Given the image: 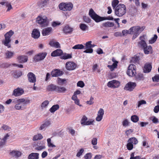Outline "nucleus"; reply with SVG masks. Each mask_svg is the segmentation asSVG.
Here are the masks:
<instances>
[{
    "label": "nucleus",
    "instance_id": "34",
    "mask_svg": "<svg viewBox=\"0 0 159 159\" xmlns=\"http://www.w3.org/2000/svg\"><path fill=\"white\" fill-rule=\"evenodd\" d=\"M50 0H44L39 4L40 7L42 8L46 7L49 4Z\"/></svg>",
    "mask_w": 159,
    "mask_h": 159
},
{
    "label": "nucleus",
    "instance_id": "62",
    "mask_svg": "<svg viewBox=\"0 0 159 159\" xmlns=\"http://www.w3.org/2000/svg\"><path fill=\"white\" fill-rule=\"evenodd\" d=\"M146 102L144 100H141L138 102V107H139L142 105L146 104Z\"/></svg>",
    "mask_w": 159,
    "mask_h": 159
},
{
    "label": "nucleus",
    "instance_id": "1",
    "mask_svg": "<svg viewBox=\"0 0 159 159\" xmlns=\"http://www.w3.org/2000/svg\"><path fill=\"white\" fill-rule=\"evenodd\" d=\"M89 15L96 22H98L106 20H114L112 16H109L107 17H103L98 16L92 8L90 9L89 11Z\"/></svg>",
    "mask_w": 159,
    "mask_h": 159
},
{
    "label": "nucleus",
    "instance_id": "48",
    "mask_svg": "<svg viewBox=\"0 0 159 159\" xmlns=\"http://www.w3.org/2000/svg\"><path fill=\"white\" fill-rule=\"evenodd\" d=\"M22 75V73L21 71H16L14 72V77L19 78Z\"/></svg>",
    "mask_w": 159,
    "mask_h": 159
},
{
    "label": "nucleus",
    "instance_id": "31",
    "mask_svg": "<svg viewBox=\"0 0 159 159\" xmlns=\"http://www.w3.org/2000/svg\"><path fill=\"white\" fill-rule=\"evenodd\" d=\"M114 25L113 22L107 21L102 23V26L105 28H108L113 27Z\"/></svg>",
    "mask_w": 159,
    "mask_h": 159
},
{
    "label": "nucleus",
    "instance_id": "58",
    "mask_svg": "<svg viewBox=\"0 0 159 159\" xmlns=\"http://www.w3.org/2000/svg\"><path fill=\"white\" fill-rule=\"evenodd\" d=\"M45 148V147L44 145H42L41 146H38L37 145V146L35 148V149L39 151L44 149Z\"/></svg>",
    "mask_w": 159,
    "mask_h": 159
},
{
    "label": "nucleus",
    "instance_id": "64",
    "mask_svg": "<svg viewBox=\"0 0 159 159\" xmlns=\"http://www.w3.org/2000/svg\"><path fill=\"white\" fill-rule=\"evenodd\" d=\"M68 129L69 132V133L72 136H74L75 133V130L71 128H69Z\"/></svg>",
    "mask_w": 159,
    "mask_h": 159
},
{
    "label": "nucleus",
    "instance_id": "30",
    "mask_svg": "<svg viewBox=\"0 0 159 159\" xmlns=\"http://www.w3.org/2000/svg\"><path fill=\"white\" fill-rule=\"evenodd\" d=\"M66 91V89L64 87H61L57 85L56 92L58 93H64Z\"/></svg>",
    "mask_w": 159,
    "mask_h": 159
},
{
    "label": "nucleus",
    "instance_id": "61",
    "mask_svg": "<svg viewBox=\"0 0 159 159\" xmlns=\"http://www.w3.org/2000/svg\"><path fill=\"white\" fill-rule=\"evenodd\" d=\"M151 118H152V121L154 123L156 124L159 123L158 119L156 118V117L154 116H152Z\"/></svg>",
    "mask_w": 159,
    "mask_h": 159
},
{
    "label": "nucleus",
    "instance_id": "35",
    "mask_svg": "<svg viewBox=\"0 0 159 159\" xmlns=\"http://www.w3.org/2000/svg\"><path fill=\"white\" fill-rule=\"evenodd\" d=\"M12 155L16 157H18L21 156V153L20 152L17 151H13L11 152Z\"/></svg>",
    "mask_w": 159,
    "mask_h": 159
},
{
    "label": "nucleus",
    "instance_id": "22",
    "mask_svg": "<svg viewBox=\"0 0 159 159\" xmlns=\"http://www.w3.org/2000/svg\"><path fill=\"white\" fill-rule=\"evenodd\" d=\"M47 55L46 53H40L35 56L34 57V60H43L44 59Z\"/></svg>",
    "mask_w": 159,
    "mask_h": 159
},
{
    "label": "nucleus",
    "instance_id": "28",
    "mask_svg": "<svg viewBox=\"0 0 159 159\" xmlns=\"http://www.w3.org/2000/svg\"><path fill=\"white\" fill-rule=\"evenodd\" d=\"M39 154L37 153H32L28 156V159H38Z\"/></svg>",
    "mask_w": 159,
    "mask_h": 159
},
{
    "label": "nucleus",
    "instance_id": "46",
    "mask_svg": "<svg viewBox=\"0 0 159 159\" xmlns=\"http://www.w3.org/2000/svg\"><path fill=\"white\" fill-rule=\"evenodd\" d=\"M48 145L49 147L54 148L56 146L53 144L51 142V139L50 138H48L47 139Z\"/></svg>",
    "mask_w": 159,
    "mask_h": 159
},
{
    "label": "nucleus",
    "instance_id": "2",
    "mask_svg": "<svg viewBox=\"0 0 159 159\" xmlns=\"http://www.w3.org/2000/svg\"><path fill=\"white\" fill-rule=\"evenodd\" d=\"M126 11V8L125 5L119 4L115 7V13L117 16L121 17L125 14Z\"/></svg>",
    "mask_w": 159,
    "mask_h": 159
},
{
    "label": "nucleus",
    "instance_id": "52",
    "mask_svg": "<svg viewBox=\"0 0 159 159\" xmlns=\"http://www.w3.org/2000/svg\"><path fill=\"white\" fill-rule=\"evenodd\" d=\"M126 147L128 150H131L133 148V145L130 143H128L126 145Z\"/></svg>",
    "mask_w": 159,
    "mask_h": 159
},
{
    "label": "nucleus",
    "instance_id": "63",
    "mask_svg": "<svg viewBox=\"0 0 159 159\" xmlns=\"http://www.w3.org/2000/svg\"><path fill=\"white\" fill-rule=\"evenodd\" d=\"M18 60H27V57L25 55L19 56L18 57Z\"/></svg>",
    "mask_w": 159,
    "mask_h": 159
},
{
    "label": "nucleus",
    "instance_id": "8",
    "mask_svg": "<svg viewBox=\"0 0 159 159\" xmlns=\"http://www.w3.org/2000/svg\"><path fill=\"white\" fill-rule=\"evenodd\" d=\"M136 85L137 84L135 83L129 82L126 84L124 89L129 91H132L134 89Z\"/></svg>",
    "mask_w": 159,
    "mask_h": 159
},
{
    "label": "nucleus",
    "instance_id": "29",
    "mask_svg": "<svg viewBox=\"0 0 159 159\" xmlns=\"http://www.w3.org/2000/svg\"><path fill=\"white\" fill-rule=\"evenodd\" d=\"M113 62V64L111 65H108L107 67L111 70H113L117 66L118 62L116 60H112Z\"/></svg>",
    "mask_w": 159,
    "mask_h": 159
},
{
    "label": "nucleus",
    "instance_id": "16",
    "mask_svg": "<svg viewBox=\"0 0 159 159\" xmlns=\"http://www.w3.org/2000/svg\"><path fill=\"white\" fill-rule=\"evenodd\" d=\"M152 69V64L150 63H146L143 69V72L144 73H148Z\"/></svg>",
    "mask_w": 159,
    "mask_h": 159
},
{
    "label": "nucleus",
    "instance_id": "15",
    "mask_svg": "<svg viewBox=\"0 0 159 159\" xmlns=\"http://www.w3.org/2000/svg\"><path fill=\"white\" fill-rule=\"evenodd\" d=\"M66 66L67 70H72L75 69L76 65L74 62L70 61L66 63Z\"/></svg>",
    "mask_w": 159,
    "mask_h": 159
},
{
    "label": "nucleus",
    "instance_id": "10",
    "mask_svg": "<svg viewBox=\"0 0 159 159\" xmlns=\"http://www.w3.org/2000/svg\"><path fill=\"white\" fill-rule=\"evenodd\" d=\"M107 85L109 87L113 88H117L120 85V83L116 80H113L109 81Z\"/></svg>",
    "mask_w": 159,
    "mask_h": 159
},
{
    "label": "nucleus",
    "instance_id": "18",
    "mask_svg": "<svg viewBox=\"0 0 159 159\" xmlns=\"http://www.w3.org/2000/svg\"><path fill=\"white\" fill-rule=\"evenodd\" d=\"M51 124V121L49 120L45 121L40 126L39 129L42 130L45 129Z\"/></svg>",
    "mask_w": 159,
    "mask_h": 159
},
{
    "label": "nucleus",
    "instance_id": "40",
    "mask_svg": "<svg viewBox=\"0 0 159 159\" xmlns=\"http://www.w3.org/2000/svg\"><path fill=\"white\" fill-rule=\"evenodd\" d=\"M131 120L133 122L136 123L139 121V118L136 115H133L131 117Z\"/></svg>",
    "mask_w": 159,
    "mask_h": 159
},
{
    "label": "nucleus",
    "instance_id": "24",
    "mask_svg": "<svg viewBox=\"0 0 159 159\" xmlns=\"http://www.w3.org/2000/svg\"><path fill=\"white\" fill-rule=\"evenodd\" d=\"M49 44L52 47L56 48H61V46L59 42H55L53 40L51 41L49 43Z\"/></svg>",
    "mask_w": 159,
    "mask_h": 159
},
{
    "label": "nucleus",
    "instance_id": "51",
    "mask_svg": "<svg viewBox=\"0 0 159 159\" xmlns=\"http://www.w3.org/2000/svg\"><path fill=\"white\" fill-rule=\"evenodd\" d=\"M119 2V1L118 0H114L112 2V5L113 9H115Z\"/></svg>",
    "mask_w": 159,
    "mask_h": 159
},
{
    "label": "nucleus",
    "instance_id": "23",
    "mask_svg": "<svg viewBox=\"0 0 159 159\" xmlns=\"http://www.w3.org/2000/svg\"><path fill=\"white\" fill-rule=\"evenodd\" d=\"M57 85L53 84H51L47 86L46 87L47 90L48 91H55L56 89Z\"/></svg>",
    "mask_w": 159,
    "mask_h": 159
},
{
    "label": "nucleus",
    "instance_id": "33",
    "mask_svg": "<svg viewBox=\"0 0 159 159\" xmlns=\"http://www.w3.org/2000/svg\"><path fill=\"white\" fill-rule=\"evenodd\" d=\"M4 67H8L10 66H14L18 67L19 68H23V65L22 64H17L15 63H12V64H9L5 63L4 64Z\"/></svg>",
    "mask_w": 159,
    "mask_h": 159
},
{
    "label": "nucleus",
    "instance_id": "19",
    "mask_svg": "<svg viewBox=\"0 0 159 159\" xmlns=\"http://www.w3.org/2000/svg\"><path fill=\"white\" fill-rule=\"evenodd\" d=\"M63 51L61 49H57L53 51L51 53V56L52 57L59 56L63 54Z\"/></svg>",
    "mask_w": 159,
    "mask_h": 159
},
{
    "label": "nucleus",
    "instance_id": "47",
    "mask_svg": "<svg viewBox=\"0 0 159 159\" xmlns=\"http://www.w3.org/2000/svg\"><path fill=\"white\" fill-rule=\"evenodd\" d=\"M88 118L85 116H83L81 120V124L82 125H84L87 121Z\"/></svg>",
    "mask_w": 159,
    "mask_h": 159
},
{
    "label": "nucleus",
    "instance_id": "38",
    "mask_svg": "<svg viewBox=\"0 0 159 159\" xmlns=\"http://www.w3.org/2000/svg\"><path fill=\"white\" fill-rule=\"evenodd\" d=\"M14 54V52L8 51H7L5 53V55L7 58L9 59L12 57Z\"/></svg>",
    "mask_w": 159,
    "mask_h": 159
},
{
    "label": "nucleus",
    "instance_id": "57",
    "mask_svg": "<svg viewBox=\"0 0 159 159\" xmlns=\"http://www.w3.org/2000/svg\"><path fill=\"white\" fill-rule=\"evenodd\" d=\"M84 149L83 148L80 149L79 151L77 153L76 156L77 157H80L81 155L84 152Z\"/></svg>",
    "mask_w": 159,
    "mask_h": 159
},
{
    "label": "nucleus",
    "instance_id": "5",
    "mask_svg": "<svg viewBox=\"0 0 159 159\" xmlns=\"http://www.w3.org/2000/svg\"><path fill=\"white\" fill-rule=\"evenodd\" d=\"M73 7V4L71 2L62 3L59 5L60 10L63 11H70L72 9Z\"/></svg>",
    "mask_w": 159,
    "mask_h": 159
},
{
    "label": "nucleus",
    "instance_id": "6",
    "mask_svg": "<svg viewBox=\"0 0 159 159\" xmlns=\"http://www.w3.org/2000/svg\"><path fill=\"white\" fill-rule=\"evenodd\" d=\"M145 28L143 27H140L139 26H133L129 29V34H133L134 33H138L140 34L144 30Z\"/></svg>",
    "mask_w": 159,
    "mask_h": 159
},
{
    "label": "nucleus",
    "instance_id": "21",
    "mask_svg": "<svg viewBox=\"0 0 159 159\" xmlns=\"http://www.w3.org/2000/svg\"><path fill=\"white\" fill-rule=\"evenodd\" d=\"M32 37L34 39L38 38L40 36V32L37 29H34L33 30L32 33Z\"/></svg>",
    "mask_w": 159,
    "mask_h": 159
},
{
    "label": "nucleus",
    "instance_id": "32",
    "mask_svg": "<svg viewBox=\"0 0 159 159\" xmlns=\"http://www.w3.org/2000/svg\"><path fill=\"white\" fill-rule=\"evenodd\" d=\"M62 56L61 57V59L66 60L67 59H70L72 58V54H68L66 53H63Z\"/></svg>",
    "mask_w": 159,
    "mask_h": 159
},
{
    "label": "nucleus",
    "instance_id": "26",
    "mask_svg": "<svg viewBox=\"0 0 159 159\" xmlns=\"http://www.w3.org/2000/svg\"><path fill=\"white\" fill-rule=\"evenodd\" d=\"M63 31L66 34H70L73 31V28L68 25H66L64 28Z\"/></svg>",
    "mask_w": 159,
    "mask_h": 159
},
{
    "label": "nucleus",
    "instance_id": "20",
    "mask_svg": "<svg viewBox=\"0 0 159 159\" xmlns=\"http://www.w3.org/2000/svg\"><path fill=\"white\" fill-rule=\"evenodd\" d=\"M52 27H48L45 28L42 30V35L43 36L48 35L52 32Z\"/></svg>",
    "mask_w": 159,
    "mask_h": 159
},
{
    "label": "nucleus",
    "instance_id": "45",
    "mask_svg": "<svg viewBox=\"0 0 159 159\" xmlns=\"http://www.w3.org/2000/svg\"><path fill=\"white\" fill-rule=\"evenodd\" d=\"M84 48V46L82 44H77L72 47L73 49H82Z\"/></svg>",
    "mask_w": 159,
    "mask_h": 159
},
{
    "label": "nucleus",
    "instance_id": "13",
    "mask_svg": "<svg viewBox=\"0 0 159 159\" xmlns=\"http://www.w3.org/2000/svg\"><path fill=\"white\" fill-rule=\"evenodd\" d=\"M27 76L28 81L30 83H35L36 81L35 75L32 72H30L27 74Z\"/></svg>",
    "mask_w": 159,
    "mask_h": 159
},
{
    "label": "nucleus",
    "instance_id": "17",
    "mask_svg": "<svg viewBox=\"0 0 159 159\" xmlns=\"http://www.w3.org/2000/svg\"><path fill=\"white\" fill-rule=\"evenodd\" d=\"M19 101L24 106V109L26 108V105L30 103L31 101L26 98H22L19 99Z\"/></svg>",
    "mask_w": 159,
    "mask_h": 159
},
{
    "label": "nucleus",
    "instance_id": "43",
    "mask_svg": "<svg viewBox=\"0 0 159 159\" xmlns=\"http://www.w3.org/2000/svg\"><path fill=\"white\" fill-rule=\"evenodd\" d=\"M135 78L136 80L138 81L143 80V75L141 73L138 74L135 76Z\"/></svg>",
    "mask_w": 159,
    "mask_h": 159
},
{
    "label": "nucleus",
    "instance_id": "53",
    "mask_svg": "<svg viewBox=\"0 0 159 159\" xmlns=\"http://www.w3.org/2000/svg\"><path fill=\"white\" fill-rule=\"evenodd\" d=\"M10 4V3L9 2L4 0L0 2V4L2 5H4L5 6H6L7 7Z\"/></svg>",
    "mask_w": 159,
    "mask_h": 159
},
{
    "label": "nucleus",
    "instance_id": "50",
    "mask_svg": "<svg viewBox=\"0 0 159 159\" xmlns=\"http://www.w3.org/2000/svg\"><path fill=\"white\" fill-rule=\"evenodd\" d=\"M157 36L156 34H154V37L149 41V43L151 44L154 43L157 40Z\"/></svg>",
    "mask_w": 159,
    "mask_h": 159
},
{
    "label": "nucleus",
    "instance_id": "55",
    "mask_svg": "<svg viewBox=\"0 0 159 159\" xmlns=\"http://www.w3.org/2000/svg\"><path fill=\"white\" fill-rule=\"evenodd\" d=\"M152 80L153 82H159V75H157L152 77Z\"/></svg>",
    "mask_w": 159,
    "mask_h": 159
},
{
    "label": "nucleus",
    "instance_id": "9",
    "mask_svg": "<svg viewBox=\"0 0 159 159\" xmlns=\"http://www.w3.org/2000/svg\"><path fill=\"white\" fill-rule=\"evenodd\" d=\"M146 35H143L139 37L140 41L138 43V46L140 48L143 49L147 45L145 41L146 39Z\"/></svg>",
    "mask_w": 159,
    "mask_h": 159
},
{
    "label": "nucleus",
    "instance_id": "54",
    "mask_svg": "<svg viewBox=\"0 0 159 159\" xmlns=\"http://www.w3.org/2000/svg\"><path fill=\"white\" fill-rule=\"evenodd\" d=\"M84 82L82 81H79L77 84L78 87H79L81 88H83L84 86Z\"/></svg>",
    "mask_w": 159,
    "mask_h": 159
},
{
    "label": "nucleus",
    "instance_id": "39",
    "mask_svg": "<svg viewBox=\"0 0 159 159\" xmlns=\"http://www.w3.org/2000/svg\"><path fill=\"white\" fill-rule=\"evenodd\" d=\"M43 137L41 134H39L36 135L34 136L33 138V140L34 141L37 140L39 139H41Z\"/></svg>",
    "mask_w": 159,
    "mask_h": 159
},
{
    "label": "nucleus",
    "instance_id": "49",
    "mask_svg": "<svg viewBox=\"0 0 159 159\" xmlns=\"http://www.w3.org/2000/svg\"><path fill=\"white\" fill-rule=\"evenodd\" d=\"M49 103V102L48 100H45L43 102L41 105V107L43 109L46 107L48 104Z\"/></svg>",
    "mask_w": 159,
    "mask_h": 159
},
{
    "label": "nucleus",
    "instance_id": "37",
    "mask_svg": "<svg viewBox=\"0 0 159 159\" xmlns=\"http://www.w3.org/2000/svg\"><path fill=\"white\" fill-rule=\"evenodd\" d=\"M59 108V106L58 104L54 105L50 109L49 111L51 113H54Z\"/></svg>",
    "mask_w": 159,
    "mask_h": 159
},
{
    "label": "nucleus",
    "instance_id": "41",
    "mask_svg": "<svg viewBox=\"0 0 159 159\" xmlns=\"http://www.w3.org/2000/svg\"><path fill=\"white\" fill-rule=\"evenodd\" d=\"M130 123V122L127 119H125L122 121V125L124 127H126L129 125Z\"/></svg>",
    "mask_w": 159,
    "mask_h": 159
},
{
    "label": "nucleus",
    "instance_id": "14",
    "mask_svg": "<svg viewBox=\"0 0 159 159\" xmlns=\"http://www.w3.org/2000/svg\"><path fill=\"white\" fill-rule=\"evenodd\" d=\"M63 74V71L58 69H55L52 71L51 75L52 77L61 76Z\"/></svg>",
    "mask_w": 159,
    "mask_h": 159
},
{
    "label": "nucleus",
    "instance_id": "42",
    "mask_svg": "<svg viewBox=\"0 0 159 159\" xmlns=\"http://www.w3.org/2000/svg\"><path fill=\"white\" fill-rule=\"evenodd\" d=\"M80 27V29L83 31H85L88 29V26L84 24H81Z\"/></svg>",
    "mask_w": 159,
    "mask_h": 159
},
{
    "label": "nucleus",
    "instance_id": "4",
    "mask_svg": "<svg viewBox=\"0 0 159 159\" xmlns=\"http://www.w3.org/2000/svg\"><path fill=\"white\" fill-rule=\"evenodd\" d=\"M37 21L41 26L44 27L48 26L49 23L48 20L45 16H39L37 18Z\"/></svg>",
    "mask_w": 159,
    "mask_h": 159
},
{
    "label": "nucleus",
    "instance_id": "59",
    "mask_svg": "<svg viewBox=\"0 0 159 159\" xmlns=\"http://www.w3.org/2000/svg\"><path fill=\"white\" fill-rule=\"evenodd\" d=\"M133 132V130L132 129H130L126 130L125 131V134L127 136H128L129 135Z\"/></svg>",
    "mask_w": 159,
    "mask_h": 159
},
{
    "label": "nucleus",
    "instance_id": "36",
    "mask_svg": "<svg viewBox=\"0 0 159 159\" xmlns=\"http://www.w3.org/2000/svg\"><path fill=\"white\" fill-rule=\"evenodd\" d=\"M128 143H130L133 145H135L138 143V141L135 138L132 137L128 139Z\"/></svg>",
    "mask_w": 159,
    "mask_h": 159
},
{
    "label": "nucleus",
    "instance_id": "3",
    "mask_svg": "<svg viewBox=\"0 0 159 159\" xmlns=\"http://www.w3.org/2000/svg\"><path fill=\"white\" fill-rule=\"evenodd\" d=\"M14 34V32L12 30H10L7 32L4 35L5 39L2 41V43L8 48L11 47L10 43L11 41V38Z\"/></svg>",
    "mask_w": 159,
    "mask_h": 159
},
{
    "label": "nucleus",
    "instance_id": "27",
    "mask_svg": "<svg viewBox=\"0 0 159 159\" xmlns=\"http://www.w3.org/2000/svg\"><path fill=\"white\" fill-rule=\"evenodd\" d=\"M144 52L145 54H148L152 52V48L150 45H147L143 48Z\"/></svg>",
    "mask_w": 159,
    "mask_h": 159
},
{
    "label": "nucleus",
    "instance_id": "7",
    "mask_svg": "<svg viewBox=\"0 0 159 159\" xmlns=\"http://www.w3.org/2000/svg\"><path fill=\"white\" fill-rule=\"evenodd\" d=\"M136 67L134 64H130L128 67L127 74L130 76H134L136 74Z\"/></svg>",
    "mask_w": 159,
    "mask_h": 159
},
{
    "label": "nucleus",
    "instance_id": "60",
    "mask_svg": "<svg viewBox=\"0 0 159 159\" xmlns=\"http://www.w3.org/2000/svg\"><path fill=\"white\" fill-rule=\"evenodd\" d=\"M92 157V153H89L86 154L84 157L85 159H91Z\"/></svg>",
    "mask_w": 159,
    "mask_h": 159
},
{
    "label": "nucleus",
    "instance_id": "56",
    "mask_svg": "<svg viewBox=\"0 0 159 159\" xmlns=\"http://www.w3.org/2000/svg\"><path fill=\"white\" fill-rule=\"evenodd\" d=\"M142 55L140 54H137L133 57V60H140L141 58Z\"/></svg>",
    "mask_w": 159,
    "mask_h": 159
},
{
    "label": "nucleus",
    "instance_id": "11",
    "mask_svg": "<svg viewBox=\"0 0 159 159\" xmlns=\"http://www.w3.org/2000/svg\"><path fill=\"white\" fill-rule=\"evenodd\" d=\"M92 43V42L91 41H89L86 43L85 45L86 46L85 49H86L84 51V52L90 53H93V50L91 48Z\"/></svg>",
    "mask_w": 159,
    "mask_h": 159
},
{
    "label": "nucleus",
    "instance_id": "44",
    "mask_svg": "<svg viewBox=\"0 0 159 159\" xmlns=\"http://www.w3.org/2000/svg\"><path fill=\"white\" fill-rule=\"evenodd\" d=\"M66 81V80L65 79H62L60 78H57V83L60 85H63L64 82Z\"/></svg>",
    "mask_w": 159,
    "mask_h": 159
},
{
    "label": "nucleus",
    "instance_id": "12",
    "mask_svg": "<svg viewBox=\"0 0 159 159\" xmlns=\"http://www.w3.org/2000/svg\"><path fill=\"white\" fill-rule=\"evenodd\" d=\"M24 92L23 89L20 88H17L15 89L13 92L12 95L15 97L19 96L21 95Z\"/></svg>",
    "mask_w": 159,
    "mask_h": 159
},
{
    "label": "nucleus",
    "instance_id": "25",
    "mask_svg": "<svg viewBox=\"0 0 159 159\" xmlns=\"http://www.w3.org/2000/svg\"><path fill=\"white\" fill-rule=\"evenodd\" d=\"M15 108L17 110H23L24 109V106L19 101V99L17 100V103L14 106Z\"/></svg>",
    "mask_w": 159,
    "mask_h": 159
}]
</instances>
